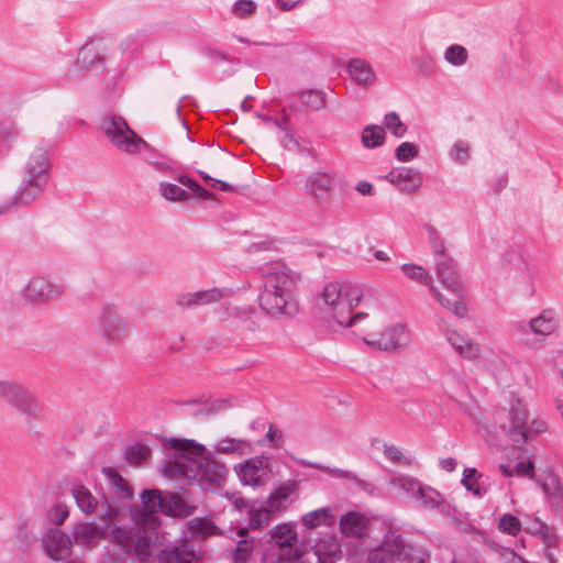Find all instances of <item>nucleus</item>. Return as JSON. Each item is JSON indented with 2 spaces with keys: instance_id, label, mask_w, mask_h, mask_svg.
Instances as JSON below:
<instances>
[{
  "instance_id": "f257e3e1",
  "label": "nucleus",
  "mask_w": 563,
  "mask_h": 563,
  "mask_svg": "<svg viewBox=\"0 0 563 563\" xmlns=\"http://www.w3.org/2000/svg\"><path fill=\"white\" fill-rule=\"evenodd\" d=\"M140 499V505L130 507L133 528L126 530L113 526L110 538L125 553H133L141 562H145L158 540L159 512L169 517H183L189 512L190 507L178 494L162 493L159 489H144Z\"/></svg>"
},
{
  "instance_id": "f03ea898",
  "label": "nucleus",
  "mask_w": 563,
  "mask_h": 563,
  "mask_svg": "<svg viewBox=\"0 0 563 563\" xmlns=\"http://www.w3.org/2000/svg\"><path fill=\"white\" fill-rule=\"evenodd\" d=\"M165 446L173 451L163 465L166 477L172 481L187 479L206 490H214L224 484L229 473L227 466L212 460L202 444L189 439L170 438Z\"/></svg>"
},
{
  "instance_id": "7ed1b4c3",
  "label": "nucleus",
  "mask_w": 563,
  "mask_h": 563,
  "mask_svg": "<svg viewBox=\"0 0 563 563\" xmlns=\"http://www.w3.org/2000/svg\"><path fill=\"white\" fill-rule=\"evenodd\" d=\"M465 413L475 432L488 443L497 442L500 435L518 442L528 419L527 405L517 396L511 397L508 406L499 407L492 412L473 405L466 408Z\"/></svg>"
},
{
  "instance_id": "20e7f679",
  "label": "nucleus",
  "mask_w": 563,
  "mask_h": 563,
  "mask_svg": "<svg viewBox=\"0 0 563 563\" xmlns=\"http://www.w3.org/2000/svg\"><path fill=\"white\" fill-rule=\"evenodd\" d=\"M296 276L283 263L274 262L263 268V290L258 302L272 317H294L299 311L295 296Z\"/></svg>"
},
{
  "instance_id": "39448f33",
  "label": "nucleus",
  "mask_w": 563,
  "mask_h": 563,
  "mask_svg": "<svg viewBox=\"0 0 563 563\" xmlns=\"http://www.w3.org/2000/svg\"><path fill=\"white\" fill-rule=\"evenodd\" d=\"M324 311L329 322L340 328H352L369 319L366 312H356L354 308L361 302L362 289L350 280L328 283L321 294Z\"/></svg>"
},
{
  "instance_id": "423d86ee",
  "label": "nucleus",
  "mask_w": 563,
  "mask_h": 563,
  "mask_svg": "<svg viewBox=\"0 0 563 563\" xmlns=\"http://www.w3.org/2000/svg\"><path fill=\"white\" fill-rule=\"evenodd\" d=\"M426 548L407 543L397 531L389 529L379 547L368 552V563H428Z\"/></svg>"
},
{
  "instance_id": "0eeeda50",
  "label": "nucleus",
  "mask_w": 563,
  "mask_h": 563,
  "mask_svg": "<svg viewBox=\"0 0 563 563\" xmlns=\"http://www.w3.org/2000/svg\"><path fill=\"white\" fill-rule=\"evenodd\" d=\"M101 131L117 151L129 156H137L150 147L148 143L137 135L122 117L112 114L104 118Z\"/></svg>"
},
{
  "instance_id": "6e6552de",
  "label": "nucleus",
  "mask_w": 563,
  "mask_h": 563,
  "mask_svg": "<svg viewBox=\"0 0 563 563\" xmlns=\"http://www.w3.org/2000/svg\"><path fill=\"white\" fill-rule=\"evenodd\" d=\"M271 550L275 563H303L306 544L298 543V533L290 522L278 523L269 531Z\"/></svg>"
},
{
  "instance_id": "1a4fd4ad",
  "label": "nucleus",
  "mask_w": 563,
  "mask_h": 563,
  "mask_svg": "<svg viewBox=\"0 0 563 563\" xmlns=\"http://www.w3.org/2000/svg\"><path fill=\"white\" fill-rule=\"evenodd\" d=\"M102 474L106 477V484L111 500L106 499V507L103 508L100 518L110 527V523L117 520L123 511V507L117 505V503L131 501L134 496V492L128 481L120 475L117 468L111 466L103 467Z\"/></svg>"
},
{
  "instance_id": "9d476101",
  "label": "nucleus",
  "mask_w": 563,
  "mask_h": 563,
  "mask_svg": "<svg viewBox=\"0 0 563 563\" xmlns=\"http://www.w3.org/2000/svg\"><path fill=\"white\" fill-rule=\"evenodd\" d=\"M297 484L287 481L279 484L269 494L265 505L251 514V521L256 526L269 522L276 515L285 511L294 501Z\"/></svg>"
},
{
  "instance_id": "9b49d317",
  "label": "nucleus",
  "mask_w": 563,
  "mask_h": 563,
  "mask_svg": "<svg viewBox=\"0 0 563 563\" xmlns=\"http://www.w3.org/2000/svg\"><path fill=\"white\" fill-rule=\"evenodd\" d=\"M234 472L242 485L261 487L271 482L273 467L271 459L262 454L238 463Z\"/></svg>"
},
{
  "instance_id": "f8f14e48",
  "label": "nucleus",
  "mask_w": 563,
  "mask_h": 563,
  "mask_svg": "<svg viewBox=\"0 0 563 563\" xmlns=\"http://www.w3.org/2000/svg\"><path fill=\"white\" fill-rule=\"evenodd\" d=\"M560 327V316L551 308L542 309L538 316L531 318L528 322H517L514 324L517 331L529 332L541 340L555 334Z\"/></svg>"
},
{
  "instance_id": "ddd939ff",
  "label": "nucleus",
  "mask_w": 563,
  "mask_h": 563,
  "mask_svg": "<svg viewBox=\"0 0 563 563\" xmlns=\"http://www.w3.org/2000/svg\"><path fill=\"white\" fill-rule=\"evenodd\" d=\"M23 292L26 301L43 305L59 298L65 292V286L36 275L29 279Z\"/></svg>"
},
{
  "instance_id": "4468645a",
  "label": "nucleus",
  "mask_w": 563,
  "mask_h": 563,
  "mask_svg": "<svg viewBox=\"0 0 563 563\" xmlns=\"http://www.w3.org/2000/svg\"><path fill=\"white\" fill-rule=\"evenodd\" d=\"M178 181L186 186L189 191L185 190L180 186L168 183V181H162L158 184V191L161 196L172 202H183L190 199L191 195L198 197V198H210L211 194L202 188L198 183L192 180L188 176H179Z\"/></svg>"
},
{
  "instance_id": "2eb2a0df",
  "label": "nucleus",
  "mask_w": 563,
  "mask_h": 563,
  "mask_svg": "<svg viewBox=\"0 0 563 563\" xmlns=\"http://www.w3.org/2000/svg\"><path fill=\"white\" fill-rule=\"evenodd\" d=\"M364 342L379 351H396L411 343V334L406 325L396 324L384 330L378 338L365 336Z\"/></svg>"
},
{
  "instance_id": "dca6fc26",
  "label": "nucleus",
  "mask_w": 563,
  "mask_h": 563,
  "mask_svg": "<svg viewBox=\"0 0 563 563\" xmlns=\"http://www.w3.org/2000/svg\"><path fill=\"white\" fill-rule=\"evenodd\" d=\"M73 540L60 529H48L42 537V548L53 561L59 562L68 559L73 553Z\"/></svg>"
},
{
  "instance_id": "f3484780",
  "label": "nucleus",
  "mask_w": 563,
  "mask_h": 563,
  "mask_svg": "<svg viewBox=\"0 0 563 563\" xmlns=\"http://www.w3.org/2000/svg\"><path fill=\"white\" fill-rule=\"evenodd\" d=\"M441 333L452 350L461 357L472 362L482 357V345L474 341L467 333L456 329H444L441 330Z\"/></svg>"
},
{
  "instance_id": "a211bd4d",
  "label": "nucleus",
  "mask_w": 563,
  "mask_h": 563,
  "mask_svg": "<svg viewBox=\"0 0 563 563\" xmlns=\"http://www.w3.org/2000/svg\"><path fill=\"white\" fill-rule=\"evenodd\" d=\"M98 327L101 333L111 340L122 338L128 330V323L119 313L118 306L114 303H106L100 307L98 313Z\"/></svg>"
},
{
  "instance_id": "6ab92c4d",
  "label": "nucleus",
  "mask_w": 563,
  "mask_h": 563,
  "mask_svg": "<svg viewBox=\"0 0 563 563\" xmlns=\"http://www.w3.org/2000/svg\"><path fill=\"white\" fill-rule=\"evenodd\" d=\"M341 547L333 536L319 539L313 545V551L305 548L303 563H335L341 558Z\"/></svg>"
},
{
  "instance_id": "aec40b11",
  "label": "nucleus",
  "mask_w": 563,
  "mask_h": 563,
  "mask_svg": "<svg viewBox=\"0 0 563 563\" xmlns=\"http://www.w3.org/2000/svg\"><path fill=\"white\" fill-rule=\"evenodd\" d=\"M106 529L95 522L78 521L70 530L73 544L87 550H93L106 537Z\"/></svg>"
},
{
  "instance_id": "412c9836",
  "label": "nucleus",
  "mask_w": 563,
  "mask_h": 563,
  "mask_svg": "<svg viewBox=\"0 0 563 563\" xmlns=\"http://www.w3.org/2000/svg\"><path fill=\"white\" fill-rule=\"evenodd\" d=\"M437 276L443 290L451 294H464L463 283L452 258L445 255L437 260Z\"/></svg>"
},
{
  "instance_id": "4be33fe9",
  "label": "nucleus",
  "mask_w": 563,
  "mask_h": 563,
  "mask_svg": "<svg viewBox=\"0 0 563 563\" xmlns=\"http://www.w3.org/2000/svg\"><path fill=\"white\" fill-rule=\"evenodd\" d=\"M333 178L325 172L311 173L305 183V191L320 206L329 203Z\"/></svg>"
},
{
  "instance_id": "5701e85b",
  "label": "nucleus",
  "mask_w": 563,
  "mask_h": 563,
  "mask_svg": "<svg viewBox=\"0 0 563 563\" xmlns=\"http://www.w3.org/2000/svg\"><path fill=\"white\" fill-rule=\"evenodd\" d=\"M48 152L42 146H36L25 163L23 176L31 179L48 181L51 174Z\"/></svg>"
},
{
  "instance_id": "b1692460",
  "label": "nucleus",
  "mask_w": 563,
  "mask_h": 563,
  "mask_svg": "<svg viewBox=\"0 0 563 563\" xmlns=\"http://www.w3.org/2000/svg\"><path fill=\"white\" fill-rule=\"evenodd\" d=\"M386 179L407 194L418 191L423 180L421 172L412 167L394 168Z\"/></svg>"
},
{
  "instance_id": "393cba45",
  "label": "nucleus",
  "mask_w": 563,
  "mask_h": 563,
  "mask_svg": "<svg viewBox=\"0 0 563 563\" xmlns=\"http://www.w3.org/2000/svg\"><path fill=\"white\" fill-rule=\"evenodd\" d=\"M544 493L548 500L556 507L563 508V487L559 476L551 470L538 473L534 482Z\"/></svg>"
},
{
  "instance_id": "a878e982",
  "label": "nucleus",
  "mask_w": 563,
  "mask_h": 563,
  "mask_svg": "<svg viewBox=\"0 0 563 563\" xmlns=\"http://www.w3.org/2000/svg\"><path fill=\"white\" fill-rule=\"evenodd\" d=\"M225 296V291L219 288H211L196 292L180 294L177 299V306L187 309H195L212 302L220 301Z\"/></svg>"
},
{
  "instance_id": "bb28decb",
  "label": "nucleus",
  "mask_w": 563,
  "mask_h": 563,
  "mask_svg": "<svg viewBox=\"0 0 563 563\" xmlns=\"http://www.w3.org/2000/svg\"><path fill=\"white\" fill-rule=\"evenodd\" d=\"M429 291L431 296L439 302V305L459 318L467 316V307L463 300V294H451L445 290H440L433 284L430 285Z\"/></svg>"
},
{
  "instance_id": "cd10ccee",
  "label": "nucleus",
  "mask_w": 563,
  "mask_h": 563,
  "mask_svg": "<svg viewBox=\"0 0 563 563\" xmlns=\"http://www.w3.org/2000/svg\"><path fill=\"white\" fill-rule=\"evenodd\" d=\"M346 70L351 79L360 87L367 88L375 82V70L371 63L363 58H352L349 60Z\"/></svg>"
},
{
  "instance_id": "c85d7f7f",
  "label": "nucleus",
  "mask_w": 563,
  "mask_h": 563,
  "mask_svg": "<svg viewBox=\"0 0 563 563\" xmlns=\"http://www.w3.org/2000/svg\"><path fill=\"white\" fill-rule=\"evenodd\" d=\"M369 519L362 512L350 511L343 515L339 526L341 532L346 537L363 538L366 534Z\"/></svg>"
},
{
  "instance_id": "c756f323",
  "label": "nucleus",
  "mask_w": 563,
  "mask_h": 563,
  "mask_svg": "<svg viewBox=\"0 0 563 563\" xmlns=\"http://www.w3.org/2000/svg\"><path fill=\"white\" fill-rule=\"evenodd\" d=\"M48 181L36 180L23 176L21 185L16 190L13 201L15 205H29L43 194Z\"/></svg>"
},
{
  "instance_id": "7c9ffc66",
  "label": "nucleus",
  "mask_w": 563,
  "mask_h": 563,
  "mask_svg": "<svg viewBox=\"0 0 563 563\" xmlns=\"http://www.w3.org/2000/svg\"><path fill=\"white\" fill-rule=\"evenodd\" d=\"M70 494L75 499L77 507L85 515L90 516L96 514L99 503L88 487L77 481H74L70 483Z\"/></svg>"
},
{
  "instance_id": "2f4dec72",
  "label": "nucleus",
  "mask_w": 563,
  "mask_h": 563,
  "mask_svg": "<svg viewBox=\"0 0 563 563\" xmlns=\"http://www.w3.org/2000/svg\"><path fill=\"white\" fill-rule=\"evenodd\" d=\"M488 371L501 388H510L516 383L514 371L504 360H493L488 364Z\"/></svg>"
},
{
  "instance_id": "473e14b6",
  "label": "nucleus",
  "mask_w": 563,
  "mask_h": 563,
  "mask_svg": "<svg viewBox=\"0 0 563 563\" xmlns=\"http://www.w3.org/2000/svg\"><path fill=\"white\" fill-rule=\"evenodd\" d=\"M217 453L244 455L253 450L252 442L245 439L223 438L214 446Z\"/></svg>"
},
{
  "instance_id": "72a5a7b5",
  "label": "nucleus",
  "mask_w": 563,
  "mask_h": 563,
  "mask_svg": "<svg viewBox=\"0 0 563 563\" xmlns=\"http://www.w3.org/2000/svg\"><path fill=\"white\" fill-rule=\"evenodd\" d=\"M301 522L308 529H316L322 526L330 527L335 522V517L331 508L323 507L303 515Z\"/></svg>"
},
{
  "instance_id": "f704fd0d",
  "label": "nucleus",
  "mask_w": 563,
  "mask_h": 563,
  "mask_svg": "<svg viewBox=\"0 0 563 563\" xmlns=\"http://www.w3.org/2000/svg\"><path fill=\"white\" fill-rule=\"evenodd\" d=\"M159 563H201V559L191 549L184 547L164 550L158 555Z\"/></svg>"
},
{
  "instance_id": "c9c22d12",
  "label": "nucleus",
  "mask_w": 563,
  "mask_h": 563,
  "mask_svg": "<svg viewBox=\"0 0 563 563\" xmlns=\"http://www.w3.org/2000/svg\"><path fill=\"white\" fill-rule=\"evenodd\" d=\"M8 401L24 415H31L36 408L33 395L18 384Z\"/></svg>"
},
{
  "instance_id": "e433bc0d",
  "label": "nucleus",
  "mask_w": 563,
  "mask_h": 563,
  "mask_svg": "<svg viewBox=\"0 0 563 563\" xmlns=\"http://www.w3.org/2000/svg\"><path fill=\"white\" fill-rule=\"evenodd\" d=\"M383 454L389 462L404 467H411L416 463L412 455L405 453L399 446L391 443L383 444Z\"/></svg>"
},
{
  "instance_id": "4c0bfd02",
  "label": "nucleus",
  "mask_w": 563,
  "mask_h": 563,
  "mask_svg": "<svg viewBox=\"0 0 563 563\" xmlns=\"http://www.w3.org/2000/svg\"><path fill=\"white\" fill-rule=\"evenodd\" d=\"M419 503L420 507L427 509H433L438 507L442 503V496L439 492L430 486H426L422 483L420 484V489L416 492L413 498Z\"/></svg>"
},
{
  "instance_id": "58836bf2",
  "label": "nucleus",
  "mask_w": 563,
  "mask_h": 563,
  "mask_svg": "<svg viewBox=\"0 0 563 563\" xmlns=\"http://www.w3.org/2000/svg\"><path fill=\"white\" fill-rule=\"evenodd\" d=\"M386 137L385 128L380 125H367L362 131V144L366 148H375L384 144Z\"/></svg>"
},
{
  "instance_id": "ea45409f",
  "label": "nucleus",
  "mask_w": 563,
  "mask_h": 563,
  "mask_svg": "<svg viewBox=\"0 0 563 563\" xmlns=\"http://www.w3.org/2000/svg\"><path fill=\"white\" fill-rule=\"evenodd\" d=\"M442 386L451 396L463 394L466 388V382L463 375L457 371H450L442 377Z\"/></svg>"
},
{
  "instance_id": "a19ab883",
  "label": "nucleus",
  "mask_w": 563,
  "mask_h": 563,
  "mask_svg": "<svg viewBox=\"0 0 563 563\" xmlns=\"http://www.w3.org/2000/svg\"><path fill=\"white\" fill-rule=\"evenodd\" d=\"M390 486L404 493L407 497L413 498L420 489L421 482L408 475H399L390 479Z\"/></svg>"
},
{
  "instance_id": "79ce46f5",
  "label": "nucleus",
  "mask_w": 563,
  "mask_h": 563,
  "mask_svg": "<svg viewBox=\"0 0 563 563\" xmlns=\"http://www.w3.org/2000/svg\"><path fill=\"white\" fill-rule=\"evenodd\" d=\"M481 477L482 473H479L475 467H465L463 470L461 484L467 492L472 493L474 496L482 497L483 492L479 486Z\"/></svg>"
},
{
  "instance_id": "37998d69",
  "label": "nucleus",
  "mask_w": 563,
  "mask_h": 563,
  "mask_svg": "<svg viewBox=\"0 0 563 563\" xmlns=\"http://www.w3.org/2000/svg\"><path fill=\"white\" fill-rule=\"evenodd\" d=\"M401 272L407 278H409L416 283L426 285L429 288H430V285H432L430 274L422 266L411 264V263L404 264V265H401Z\"/></svg>"
},
{
  "instance_id": "c03bdc74",
  "label": "nucleus",
  "mask_w": 563,
  "mask_h": 563,
  "mask_svg": "<svg viewBox=\"0 0 563 563\" xmlns=\"http://www.w3.org/2000/svg\"><path fill=\"white\" fill-rule=\"evenodd\" d=\"M443 58L450 65L461 67L467 63L468 52L460 44H452L444 51Z\"/></svg>"
},
{
  "instance_id": "a18cd8bd",
  "label": "nucleus",
  "mask_w": 563,
  "mask_h": 563,
  "mask_svg": "<svg viewBox=\"0 0 563 563\" xmlns=\"http://www.w3.org/2000/svg\"><path fill=\"white\" fill-rule=\"evenodd\" d=\"M190 531L192 536L200 539L220 534V529L209 518L197 519L191 523Z\"/></svg>"
},
{
  "instance_id": "49530a36",
  "label": "nucleus",
  "mask_w": 563,
  "mask_h": 563,
  "mask_svg": "<svg viewBox=\"0 0 563 563\" xmlns=\"http://www.w3.org/2000/svg\"><path fill=\"white\" fill-rule=\"evenodd\" d=\"M523 434H520L518 442L526 443L530 439L545 432L548 430V423L540 418H536L529 421V418L527 419V422L523 427Z\"/></svg>"
},
{
  "instance_id": "de8ad7c7",
  "label": "nucleus",
  "mask_w": 563,
  "mask_h": 563,
  "mask_svg": "<svg viewBox=\"0 0 563 563\" xmlns=\"http://www.w3.org/2000/svg\"><path fill=\"white\" fill-rule=\"evenodd\" d=\"M423 230L427 235V240L433 252L439 255H444V241L441 238L439 230L431 222H427L423 224Z\"/></svg>"
},
{
  "instance_id": "09e8293b",
  "label": "nucleus",
  "mask_w": 563,
  "mask_h": 563,
  "mask_svg": "<svg viewBox=\"0 0 563 563\" xmlns=\"http://www.w3.org/2000/svg\"><path fill=\"white\" fill-rule=\"evenodd\" d=\"M150 454L151 449L147 445L136 443L128 448L125 459L134 465H142L148 461Z\"/></svg>"
},
{
  "instance_id": "8fccbe9b",
  "label": "nucleus",
  "mask_w": 563,
  "mask_h": 563,
  "mask_svg": "<svg viewBox=\"0 0 563 563\" xmlns=\"http://www.w3.org/2000/svg\"><path fill=\"white\" fill-rule=\"evenodd\" d=\"M384 126L396 137L400 139L407 133V126L396 112H389L384 117Z\"/></svg>"
},
{
  "instance_id": "3c124183",
  "label": "nucleus",
  "mask_w": 563,
  "mask_h": 563,
  "mask_svg": "<svg viewBox=\"0 0 563 563\" xmlns=\"http://www.w3.org/2000/svg\"><path fill=\"white\" fill-rule=\"evenodd\" d=\"M283 432L275 424H269L265 437L257 441L260 446H268L271 449H278L283 444Z\"/></svg>"
},
{
  "instance_id": "603ef678",
  "label": "nucleus",
  "mask_w": 563,
  "mask_h": 563,
  "mask_svg": "<svg viewBox=\"0 0 563 563\" xmlns=\"http://www.w3.org/2000/svg\"><path fill=\"white\" fill-rule=\"evenodd\" d=\"M254 551L253 540L243 539L236 544V549L233 552V563H247Z\"/></svg>"
},
{
  "instance_id": "864d4df0",
  "label": "nucleus",
  "mask_w": 563,
  "mask_h": 563,
  "mask_svg": "<svg viewBox=\"0 0 563 563\" xmlns=\"http://www.w3.org/2000/svg\"><path fill=\"white\" fill-rule=\"evenodd\" d=\"M99 60L97 49L93 45L84 46L77 57V65L80 69L91 68Z\"/></svg>"
},
{
  "instance_id": "5fc2aeb1",
  "label": "nucleus",
  "mask_w": 563,
  "mask_h": 563,
  "mask_svg": "<svg viewBox=\"0 0 563 563\" xmlns=\"http://www.w3.org/2000/svg\"><path fill=\"white\" fill-rule=\"evenodd\" d=\"M471 156V145L466 141H457L450 150V157L459 164H465Z\"/></svg>"
},
{
  "instance_id": "6e6d98bb",
  "label": "nucleus",
  "mask_w": 563,
  "mask_h": 563,
  "mask_svg": "<svg viewBox=\"0 0 563 563\" xmlns=\"http://www.w3.org/2000/svg\"><path fill=\"white\" fill-rule=\"evenodd\" d=\"M498 529L510 536H517L521 530V523L514 515L506 514L499 519Z\"/></svg>"
},
{
  "instance_id": "4d7b16f0",
  "label": "nucleus",
  "mask_w": 563,
  "mask_h": 563,
  "mask_svg": "<svg viewBox=\"0 0 563 563\" xmlns=\"http://www.w3.org/2000/svg\"><path fill=\"white\" fill-rule=\"evenodd\" d=\"M69 516V510L66 504L56 503L47 511V519L56 525L62 526Z\"/></svg>"
},
{
  "instance_id": "13d9d810",
  "label": "nucleus",
  "mask_w": 563,
  "mask_h": 563,
  "mask_svg": "<svg viewBox=\"0 0 563 563\" xmlns=\"http://www.w3.org/2000/svg\"><path fill=\"white\" fill-rule=\"evenodd\" d=\"M516 475L519 477H528L536 482L538 474L534 472V462L531 456L525 457L515 465Z\"/></svg>"
},
{
  "instance_id": "bf43d9fd",
  "label": "nucleus",
  "mask_w": 563,
  "mask_h": 563,
  "mask_svg": "<svg viewBox=\"0 0 563 563\" xmlns=\"http://www.w3.org/2000/svg\"><path fill=\"white\" fill-rule=\"evenodd\" d=\"M418 147L411 142H402L395 150V156L399 162H410L418 156Z\"/></svg>"
},
{
  "instance_id": "052dcab7",
  "label": "nucleus",
  "mask_w": 563,
  "mask_h": 563,
  "mask_svg": "<svg viewBox=\"0 0 563 563\" xmlns=\"http://www.w3.org/2000/svg\"><path fill=\"white\" fill-rule=\"evenodd\" d=\"M256 10V3L253 0H238L232 7L235 16L244 19L252 15Z\"/></svg>"
},
{
  "instance_id": "680f3d73",
  "label": "nucleus",
  "mask_w": 563,
  "mask_h": 563,
  "mask_svg": "<svg viewBox=\"0 0 563 563\" xmlns=\"http://www.w3.org/2000/svg\"><path fill=\"white\" fill-rule=\"evenodd\" d=\"M301 100L312 108H321L324 103V93L320 90H307L301 93Z\"/></svg>"
},
{
  "instance_id": "e2e57ef3",
  "label": "nucleus",
  "mask_w": 563,
  "mask_h": 563,
  "mask_svg": "<svg viewBox=\"0 0 563 563\" xmlns=\"http://www.w3.org/2000/svg\"><path fill=\"white\" fill-rule=\"evenodd\" d=\"M251 310H241L238 308H233V314L236 319H239L242 323V331H254L255 322L251 319Z\"/></svg>"
},
{
  "instance_id": "0e129e2a",
  "label": "nucleus",
  "mask_w": 563,
  "mask_h": 563,
  "mask_svg": "<svg viewBox=\"0 0 563 563\" xmlns=\"http://www.w3.org/2000/svg\"><path fill=\"white\" fill-rule=\"evenodd\" d=\"M331 474H333L334 476L336 477H343V478H346L349 481H352L358 485H363V481H361L360 478H357L356 474L352 471H344V470H341V468H333V470H329Z\"/></svg>"
},
{
  "instance_id": "69168bd1",
  "label": "nucleus",
  "mask_w": 563,
  "mask_h": 563,
  "mask_svg": "<svg viewBox=\"0 0 563 563\" xmlns=\"http://www.w3.org/2000/svg\"><path fill=\"white\" fill-rule=\"evenodd\" d=\"M548 361L558 372L562 371V368H563V349L555 350V351L551 352Z\"/></svg>"
},
{
  "instance_id": "338daca9",
  "label": "nucleus",
  "mask_w": 563,
  "mask_h": 563,
  "mask_svg": "<svg viewBox=\"0 0 563 563\" xmlns=\"http://www.w3.org/2000/svg\"><path fill=\"white\" fill-rule=\"evenodd\" d=\"M16 384L10 380H0V397L7 400L11 398Z\"/></svg>"
},
{
  "instance_id": "774afa93",
  "label": "nucleus",
  "mask_w": 563,
  "mask_h": 563,
  "mask_svg": "<svg viewBox=\"0 0 563 563\" xmlns=\"http://www.w3.org/2000/svg\"><path fill=\"white\" fill-rule=\"evenodd\" d=\"M439 466L441 470L451 473L457 467V461L453 457H443L439 460Z\"/></svg>"
}]
</instances>
